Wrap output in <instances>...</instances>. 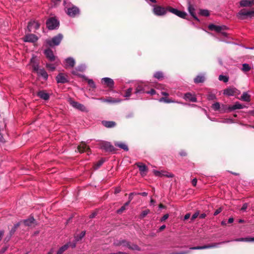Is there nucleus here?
I'll return each mask as SVG.
<instances>
[{"label":"nucleus","instance_id":"f257e3e1","mask_svg":"<svg viewBox=\"0 0 254 254\" xmlns=\"http://www.w3.org/2000/svg\"><path fill=\"white\" fill-rule=\"evenodd\" d=\"M114 244L116 246H123L129 249L140 251L141 249L135 244H131L125 240L120 239L116 240Z\"/></svg>","mask_w":254,"mask_h":254},{"label":"nucleus","instance_id":"f03ea898","mask_svg":"<svg viewBox=\"0 0 254 254\" xmlns=\"http://www.w3.org/2000/svg\"><path fill=\"white\" fill-rule=\"evenodd\" d=\"M63 38V35L62 34H59L51 39H47L46 43L50 47L58 46L60 44Z\"/></svg>","mask_w":254,"mask_h":254},{"label":"nucleus","instance_id":"7ed1b4c3","mask_svg":"<svg viewBox=\"0 0 254 254\" xmlns=\"http://www.w3.org/2000/svg\"><path fill=\"white\" fill-rule=\"evenodd\" d=\"M237 16L241 19H244L248 17H252L254 16V9L249 10L243 9L238 12Z\"/></svg>","mask_w":254,"mask_h":254},{"label":"nucleus","instance_id":"20e7f679","mask_svg":"<svg viewBox=\"0 0 254 254\" xmlns=\"http://www.w3.org/2000/svg\"><path fill=\"white\" fill-rule=\"evenodd\" d=\"M65 8L67 14L70 17H74L79 14V8L74 5H72L68 7L65 6Z\"/></svg>","mask_w":254,"mask_h":254},{"label":"nucleus","instance_id":"39448f33","mask_svg":"<svg viewBox=\"0 0 254 254\" xmlns=\"http://www.w3.org/2000/svg\"><path fill=\"white\" fill-rule=\"evenodd\" d=\"M231 241H223L220 243H213L212 244H209L207 245H205L203 246H197V247H193L190 248V250H202L205 249L212 248H217L221 244H225L226 243L230 242Z\"/></svg>","mask_w":254,"mask_h":254},{"label":"nucleus","instance_id":"423d86ee","mask_svg":"<svg viewBox=\"0 0 254 254\" xmlns=\"http://www.w3.org/2000/svg\"><path fill=\"white\" fill-rule=\"evenodd\" d=\"M47 26L50 30H53L59 27V22L54 17L49 18L46 22Z\"/></svg>","mask_w":254,"mask_h":254},{"label":"nucleus","instance_id":"0eeeda50","mask_svg":"<svg viewBox=\"0 0 254 254\" xmlns=\"http://www.w3.org/2000/svg\"><path fill=\"white\" fill-rule=\"evenodd\" d=\"M168 11V7L165 8L160 6H155L153 8L154 14L158 16H162L165 15Z\"/></svg>","mask_w":254,"mask_h":254},{"label":"nucleus","instance_id":"6e6552de","mask_svg":"<svg viewBox=\"0 0 254 254\" xmlns=\"http://www.w3.org/2000/svg\"><path fill=\"white\" fill-rule=\"evenodd\" d=\"M153 172L154 174L157 177H166L167 178H173L174 177V175L173 174L164 170L160 171L154 170Z\"/></svg>","mask_w":254,"mask_h":254},{"label":"nucleus","instance_id":"1a4fd4ad","mask_svg":"<svg viewBox=\"0 0 254 254\" xmlns=\"http://www.w3.org/2000/svg\"><path fill=\"white\" fill-rule=\"evenodd\" d=\"M56 79L58 83L64 84L68 81L67 74L63 73L58 74Z\"/></svg>","mask_w":254,"mask_h":254},{"label":"nucleus","instance_id":"9d476101","mask_svg":"<svg viewBox=\"0 0 254 254\" xmlns=\"http://www.w3.org/2000/svg\"><path fill=\"white\" fill-rule=\"evenodd\" d=\"M168 11L183 18H185L187 15L186 12L178 10L176 8H172L171 7H168Z\"/></svg>","mask_w":254,"mask_h":254},{"label":"nucleus","instance_id":"9b49d317","mask_svg":"<svg viewBox=\"0 0 254 254\" xmlns=\"http://www.w3.org/2000/svg\"><path fill=\"white\" fill-rule=\"evenodd\" d=\"M100 148L106 151L111 152L114 150V146L109 142L103 141L100 143Z\"/></svg>","mask_w":254,"mask_h":254},{"label":"nucleus","instance_id":"f8f14e48","mask_svg":"<svg viewBox=\"0 0 254 254\" xmlns=\"http://www.w3.org/2000/svg\"><path fill=\"white\" fill-rule=\"evenodd\" d=\"M70 104L74 108L78 109L81 111H87L86 107L82 104L78 102L70 100L69 101Z\"/></svg>","mask_w":254,"mask_h":254},{"label":"nucleus","instance_id":"ddd939ff","mask_svg":"<svg viewBox=\"0 0 254 254\" xmlns=\"http://www.w3.org/2000/svg\"><path fill=\"white\" fill-rule=\"evenodd\" d=\"M86 68V66L85 64H81L79 65H78L77 67H76L75 68L73 69L71 71L72 74L73 75H77L79 77H82V74H78V71H84Z\"/></svg>","mask_w":254,"mask_h":254},{"label":"nucleus","instance_id":"4468645a","mask_svg":"<svg viewBox=\"0 0 254 254\" xmlns=\"http://www.w3.org/2000/svg\"><path fill=\"white\" fill-rule=\"evenodd\" d=\"M40 27V24L35 21H31L28 23L27 29L29 32L32 31L33 29L37 30Z\"/></svg>","mask_w":254,"mask_h":254},{"label":"nucleus","instance_id":"2eb2a0df","mask_svg":"<svg viewBox=\"0 0 254 254\" xmlns=\"http://www.w3.org/2000/svg\"><path fill=\"white\" fill-rule=\"evenodd\" d=\"M38 40L37 37L32 34H27L24 38L23 41L24 42L34 43Z\"/></svg>","mask_w":254,"mask_h":254},{"label":"nucleus","instance_id":"dca6fc26","mask_svg":"<svg viewBox=\"0 0 254 254\" xmlns=\"http://www.w3.org/2000/svg\"><path fill=\"white\" fill-rule=\"evenodd\" d=\"M136 165L139 168L141 175L142 176H145L148 170L146 166L141 163H137Z\"/></svg>","mask_w":254,"mask_h":254},{"label":"nucleus","instance_id":"f3484780","mask_svg":"<svg viewBox=\"0 0 254 254\" xmlns=\"http://www.w3.org/2000/svg\"><path fill=\"white\" fill-rule=\"evenodd\" d=\"M64 61L65 63V68L73 67L75 64V61L72 57H69L65 59Z\"/></svg>","mask_w":254,"mask_h":254},{"label":"nucleus","instance_id":"a211bd4d","mask_svg":"<svg viewBox=\"0 0 254 254\" xmlns=\"http://www.w3.org/2000/svg\"><path fill=\"white\" fill-rule=\"evenodd\" d=\"M102 82L109 88H113L114 85V80L109 77H104L102 79Z\"/></svg>","mask_w":254,"mask_h":254},{"label":"nucleus","instance_id":"6ab92c4d","mask_svg":"<svg viewBox=\"0 0 254 254\" xmlns=\"http://www.w3.org/2000/svg\"><path fill=\"white\" fill-rule=\"evenodd\" d=\"M238 90L234 87H229L224 90L223 93L227 96H233L237 93Z\"/></svg>","mask_w":254,"mask_h":254},{"label":"nucleus","instance_id":"aec40b11","mask_svg":"<svg viewBox=\"0 0 254 254\" xmlns=\"http://www.w3.org/2000/svg\"><path fill=\"white\" fill-rule=\"evenodd\" d=\"M184 99L186 101H189L192 102H196L197 99L194 95L190 93H187L184 95Z\"/></svg>","mask_w":254,"mask_h":254},{"label":"nucleus","instance_id":"412c9836","mask_svg":"<svg viewBox=\"0 0 254 254\" xmlns=\"http://www.w3.org/2000/svg\"><path fill=\"white\" fill-rule=\"evenodd\" d=\"M44 54L50 61H54L55 60V56H54L53 51L50 49L45 50Z\"/></svg>","mask_w":254,"mask_h":254},{"label":"nucleus","instance_id":"4be33fe9","mask_svg":"<svg viewBox=\"0 0 254 254\" xmlns=\"http://www.w3.org/2000/svg\"><path fill=\"white\" fill-rule=\"evenodd\" d=\"M90 150L86 144L84 142H81V144L78 146L77 150L80 153H82L86 151H88Z\"/></svg>","mask_w":254,"mask_h":254},{"label":"nucleus","instance_id":"5701e85b","mask_svg":"<svg viewBox=\"0 0 254 254\" xmlns=\"http://www.w3.org/2000/svg\"><path fill=\"white\" fill-rule=\"evenodd\" d=\"M30 64L34 71H37L39 69V64L37 62V59L36 57H33L32 58L30 61Z\"/></svg>","mask_w":254,"mask_h":254},{"label":"nucleus","instance_id":"b1692460","mask_svg":"<svg viewBox=\"0 0 254 254\" xmlns=\"http://www.w3.org/2000/svg\"><path fill=\"white\" fill-rule=\"evenodd\" d=\"M37 95L44 100H48L50 97L49 94L44 90L39 91L37 93Z\"/></svg>","mask_w":254,"mask_h":254},{"label":"nucleus","instance_id":"393cba45","mask_svg":"<svg viewBox=\"0 0 254 254\" xmlns=\"http://www.w3.org/2000/svg\"><path fill=\"white\" fill-rule=\"evenodd\" d=\"M254 4V0H242L240 2V5L242 7L250 6Z\"/></svg>","mask_w":254,"mask_h":254},{"label":"nucleus","instance_id":"a878e982","mask_svg":"<svg viewBox=\"0 0 254 254\" xmlns=\"http://www.w3.org/2000/svg\"><path fill=\"white\" fill-rule=\"evenodd\" d=\"M99 100H100L101 101H102L103 102H107V103H119V102H121V101H122L121 99H114L112 97H108L106 99L101 98V99H99Z\"/></svg>","mask_w":254,"mask_h":254},{"label":"nucleus","instance_id":"bb28decb","mask_svg":"<svg viewBox=\"0 0 254 254\" xmlns=\"http://www.w3.org/2000/svg\"><path fill=\"white\" fill-rule=\"evenodd\" d=\"M36 72L38 76H41L44 80H46L48 79V75L44 69H39Z\"/></svg>","mask_w":254,"mask_h":254},{"label":"nucleus","instance_id":"cd10ccee","mask_svg":"<svg viewBox=\"0 0 254 254\" xmlns=\"http://www.w3.org/2000/svg\"><path fill=\"white\" fill-rule=\"evenodd\" d=\"M205 80V75L204 74H200L196 76L194 79V82L195 83H202Z\"/></svg>","mask_w":254,"mask_h":254},{"label":"nucleus","instance_id":"c85d7f7f","mask_svg":"<svg viewBox=\"0 0 254 254\" xmlns=\"http://www.w3.org/2000/svg\"><path fill=\"white\" fill-rule=\"evenodd\" d=\"M230 242H254V238L247 237V238H241L234 239V240H230Z\"/></svg>","mask_w":254,"mask_h":254},{"label":"nucleus","instance_id":"c756f323","mask_svg":"<svg viewBox=\"0 0 254 254\" xmlns=\"http://www.w3.org/2000/svg\"><path fill=\"white\" fill-rule=\"evenodd\" d=\"M244 107L245 106L240 104L239 102H237L234 105L231 106L229 109H230V111H233L236 109H243Z\"/></svg>","mask_w":254,"mask_h":254},{"label":"nucleus","instance_id":"7c9ffc66","mask_svg":"<svg viewBox=\"0 0 254 254\" xmlns=\"http://www.w3.org/2000/svg\"><path fill=\"white\" fill-rule=\"evenodd\" d=\"M144 93H146V91H145V88L141 85H138L136 88L134 93L137 95Z\"/></svg>","mask_w":254,"mask_h":254},{"label":"nucleus","instance_id":"2f4dec72","mask_svg":"<svg viewBox=\"0 0 254 254\" xmlns=\"http://www.w3.org/2000/svg\"><path fill=\"white\" fill-rule=\"evenodd\" d=\"M103 125L108 128L113 127L116 126L115 122L113 121H103Z\"/></svg>","mask_w":254,"mask_h":254},{"label":"nucleus","instance_id":"473e14b6","mask_svg":"<svg viewBox=\"0 0 254 254\" xmlns=\"http://www.w3.org/2000/svg\"><path fill=\"white\" fill-rule=\"evenodd\" d=\"M188 10H189V11L190 13V15L192 16H193V17L195 19H196L197 21H199L198 19L197 18V17L195 16V15L194 14V10L195 9L192 5H191L190 4H189Z\"/></svg>","mask_w":254,"mask_h":254},{"label":"nucleus","instance_id":"72a5a7b5","mask_svg":"<svg viewBox=\"0 0 254 254\" xmlns=\"http://www.w3.org/2000/svg\"><path fill=\"white\" fill-rule=\"evenodd\" d=\"M115 145L116 146H117L119 148H121L124 149L125 151H128V150L127 145L123 142H115Z\"/></svg>","mask_w":254,"mask_h":254},{"label":"nucleus","instance_id":"f704fd0d","mask_svg":"<svg viewBox=\"0 0 254 254\" xmlns=\"http://www.w3.org/2000/svg\"><path fill=\"white\" fill-rule=\"evenodd\" d=\"M240 99L244 101L249 102L251 100L250 95L247 92H244L241 96Z\"/></svg>","mask_w":254,"mask_h":254},{"label":"nucleus","instance_id":"c9c22d12","mask_svg":"<svg viewBox=\"0 0 254 254\" xmlns=\"http://www.w3.org/2000/svg\"><path fill=\"white\" fill-rule=\"evenodd\" d=\"M23 223L26 226H31L35 222V219L33 217H30L27 219L23 220Z\"/></svg>","mask_w":254,"mask_h":254},{"label":"nucleus","instance_id":"e433bc0d","mask_svg":"<svg viewBox=\"0 0 254 254\" xmlns=\"http://www.w3.org/2000/svg\"><path fill=\"white\" fill-rule=\"evenodd\" d=\"M230 106H228L226 105L222 104L221 106V108H220V113H226V112H231V111H230V109H229V108H230Z\"/></svg>","mask_w":254,"mask_h":254},{"label":"nucleus","instance_id":"4c0bfd02","mask_svg":"<svg viewBox=\"0 0 254 254\" xmlns=\"http://www.w3.org/2000/svg\"><path fill=\"white\" fill-rule=\"evenodd\" d=\"M82 77L87 81L88 85L93 88L96 87L95 84L92 79H88L85 75H82Z\"/></svg>","mask_w":254,"mask_h":254},{"label":"nucleus","instance_id":"58836bf2","mask_svg":"<svg viewBox=\"0 0 254 254\" xmlns=\"http://www.w3.org/2000/svg\"><path fill=\"white\" fill-rule=\"evenodd\" d=\"M69 247V244H66L61 247L57 253V254H63Z\"/></svg>","mask_w":254,"mask_h":254},{"label":"nucleus","instance_id":"ea45409f","mask_svg":"<svg viewBox=\"0 0 254 254\" xmlns=\"http://www.w3.org/2000/svg\"><path fill=\"white\" fill-rule=\"evenodd\" d=\"M159 101L160 102H165L166 103H176V102L170 99H169L167 97H162L159 100Z\"/></svg>","mask_w":254,"mask_h":254},{"label":"nucleus","instance_id":"a19ab883","mask_svg":"<svg viewBox=\"0 0 254 254\" xmlns=\"http://www.w3.org/2000/svg\"><path fill=\"white\" fill-rule=\"evenodd\" d=\"M153 76L159 80L162 79L164 77L163 73L161 71H157L154 73Z\"/></svg>","mask_w":254,"mask_h":254},{"label":"nucleus","instance_id":"79ce46f5","mask_svg":"<svg viewBox=\"0 0 254 254\" xmlns=\"http://www.w3.org/2000/svg\"><path fill=\"white\" fill-rule=\"evenodd\" d=\"M250 69H251V67H250V66L249 65V64H243L242 70L244 72L249 71L250 70Z\"/></svg>","mask_w":254,"mask_h":254},{"label":"nucleus","instance_id":"37998d69","mask_svg":"<svg viewBox=\"0 0 254 254\" xmlns=\"http://www.w3.org/2000/svg\"><path fill=\"white\" fill-rule=\"evenodd\" d=\"M227 29L226 26L223 25V26H217L215 29V31L221 33L222 31H223Z\"/></svg>","mask_w":254,"mask_h":254},{"label":"nucleus","instance_id":"c03bdc74","mask_svg":"<svg viewBox=\"0 0 254 254\" xmlns=\"http://www.w3.org/2000/svg\"><path fill=\"white\" fill-rule=\"evenodd\" d=\"M219 80L220 81H223L224 82H227L229 80V78L228 76L223 75H220L219 76Z\"/></svg>","mask_w":254,"mask_h":254},{"label":"nucleus","instance_id":"a18cd8bd","mask_svg":"<svg viewBox=\"0 0 254 254\" xmlns=\"http://www.w3.org/2000/svg\"><path fill=\"white\" fill-rule=\"evenodd\" d=\"M212 107L214 110L217 111L220 110L221 106L219 103L216 102L212 104Z\"/></svg>","mask_w":254,"mask_h":254},{"label":"nucleus","instance_id":"49530a36","mask_svg":"<svg viewBox=\"0 0 254 254\" xmlns=\"http://www.w3.org/2000/svg\"><path fill=\"white\" fill-rule=\"evenodd\" d=\"M220 122L229 124L234 123V121L231 119H225L222 121H220Z\"/></svg>","mask_w":254,"mask_h":254},{"label":"nucleus","instance_id":"de8ad7c7","mask_svg":"<svg viewBox=\"0 0 254 254\" xmlns=\"http://www.w3.org/2000/svg\"><path fill=\"white\" fill-rule=\"evenodd\" d=\"M150 212V210L149 209H146L143 211L140 214V217L141 218H143L145 217Z\"/></svg>","mask_w":254,"mask_h":254},{"label":"nucleus","instance_id":"09e8293b","mask_svg":"<svg viewBox=\"0 0 254 254\" xmlns=\"http://www.w3.org/2000/svg\"><path fill=\"white\" fill-rule=\"evenodd\" d=\"M132 91V89L131 88H129L126 92V94L124 95L125 97H129L131 95V92Z\"/></svg>","mask_w":254,"mask_h":254},{"label":"nucleus","instance_id":"8fccbe9b","mask_svg":"<svg viewBox=\"0 0 254 254\" xmlns=\"http://www.w3.org/2000/svg\"><path fill=\"white\" fill-rule=\"evenodd\" d=\"M200 14L203 16H207L209 15V13L208 10L204 9V10H200Z\"/></svg>","mask_w":254,"mask_h":254},{"label":"nucleus","instance_id":"3c124183","mask_svg":"<svg viewBox=\"0 0 254 254\" xmlns=\"http://www.w3.org/2000/svg\"><path fill=\"white\" fill-rule=\"evenodd\" d=\"M46 67L50 69L51 71L55 70L56 67L54 64H47Z\"/></svg>","mask_w":254,"mask_h":254},{"label":"nucleus","instance_id":"603ef678","mask_svg":"<svg viewBox=\"0 0 254 254\" xmlns=\"http://www.w3.org/2000/svg\"><path fill=\"white\" fill-rule=\"evenodd\" d=\"M207 98L209 100H213L216 99V96L214 94L210 93L208 95Z\"/></svg>","mask_w":254,"mask_h":254},{"label":"nucleus","instance_id":"864d4df0","mask_svg":"<svg viewBox=\"0 0 254 254\" xmlns=\"http://www.w3.org/2000/svg\"><path fill=\"white\" fill-rule=\"evenodd\" d=\"M85 235V232L82 231L80 233L79 238H75L76 241H79V240H81L83 237H84Z\"/></svg>","mask_w":254,"mask_h":254},{"label":"nucleus","instance_id":"5fc2aeb1","mask_svg":"<svg viewBox=\"0 0 254 254\" xmlns=\"http://www.w3.org/2000/svg\"><path fill=\"white\" fill-rule=\"evenodd\" d=\"M104 161L103 160L99 161L96 164V166L95 167V169H97L99 168L103 163Z\"/></svg>","mask_w":254,"mask_h":254},{"label":"nucleus","instance_id":"6e6d98bb","mask_svg":"<svg viewBox=\"0 0 254 254\" xmlns=\"http://www.w3.org/2000/svg\"><path fill=\"white\" fill-rule=\"evenodd\" d=\"M125 206H122L119 209L117 210L118 213H122L125 209H126Z\"/></svg>","mask_w":254,"mask_h":254},{"label":"nucleus","instance_id":"4d7b16f0","mask_svg":"<svg viewBox=\"0 0 254 254\" xmlns=\"http://www.w3.org/2000/svg\"><path fill=\"white\" fill-rule=\"evenodd\" d=\"M216 27V25L213 24H210L208 26V28L210 30H214V31H215Z\"/></svg>","mask_w":254,"mask_h":254},{"label":"nucleus","instance_id":"13d9d810","mask_svg":"<svg viewBox=\"0 0 254 254\" xmlns=\"http://www.w3.org/2000/svg\"><path fill=\"white\" fill-rule=\"evenodd\" d=\"M146 93L153 95L156 93V91L154 89H152L150 91H146Z\"/></svg>","mask_w":254,"mask_h":254},{"label":"nucleus","instance_id":"bf43d9fd","mask_svg":"<svg viewBox=\"0 0 254 254\" xmlns=\"http://www.w3.org/2000/svg\"><path fill=\"white\" fill-rule=\"evenodd\" d=\"M222 211V208H219L215 210V211L214 213V215L216 216L219 214Z\"/></svg>","mask_w":254,"mask_h":254},{"label":"nucleus","instance_id":"052dcab7","mask_svg":"<svg viewBox=\"0 0 254 254\" xmlns=\"http://www.w3.org/2000/svg\"><path fill=\"white\" fill-rule=\"evenodd\" d=\"M248 207V204L247 203H244L241 208L242 211H245Z\"/></svg>","mask_w":254,"mask_h":254},{"label":"nucleus","instance_id":"680f3d73","mask_svg":"<svg viewBox=\"0 0 254 254\" xmlns=\"http://www.w3.org/2000/svg\"><path fill=\"white\" fill-rule=\"evenodd\" d=\"M169 217L168 214H165L161 218V221H165L166 219H167Z\"/></svg>","mask_w":254,"mask_h":254},{"label":"nucleus","instance_id":"e2e57ef3","mask_svg":"<svg viewBox=\"0 0 254 254\" xmlns=\"http://www.w3.org/2000/svg\"><path fill=\"white\" fill-rule=\"evenodd\" d=\"M198 216V212H196V213H195L194 214H193L191 217V220H194L197 217V216Z\"/></svg>","mask_w":254,"mask_h":254},{"label":"nucleus","instance_id":"0e129e2a","mask_svg":"<svg viewBox=\"0 0 254 254\" xmlns=\"http://www.w3.org/2000/svg\"><path fill=\"white\" fill-rule=\"evenodd\" d=\"M191 183L193 186H195L196 185V183H197L196 179H193L191 181Z\"/></svg>","mask_w":254,"mask_h":254},{"label":"nucleus","instance_id":"69168bd1","mask_svg":"<svg viewBox=\"0 0 254 254\" xmlns=\"http://www.w3.org/2000/svg\"><path fill=\"white\" fill-rule=\"evenodd\" d=\"M190 217V214L187 213L184 216V220H188Z\"/></svg>","mask_w":254,"mask_h":254},{"label":"nucleus","instance_id":"338daca9","mask_svg":"<svg viewBox=\"0 0 254 254\" xmlns=\"http://www.w3.org/2000/svg\"><path fill=\"white\" fill-rule=\"evenodd\" d=\"M180 154L182 156H185L187 155V153L184 151H182L180 152Z\"/></svg>","mask_w":254,"mask_h":254},{"label":"nucleus","instance_id":"774afa93","mask_svg":"<svg viewBox=\"0 0 254 254\" xmlns=\"http://www.w3.org/2000/svg\"><path fill=\"white\" fill-rule=\"evenodd\" d=\"M220 34L224 37H227V33L225 32H224L223 31H221Z\"/></svg>","mask_w":254,"mask_h":254}]
</instances>
